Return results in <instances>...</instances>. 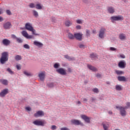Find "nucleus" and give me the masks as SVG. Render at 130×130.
I'll list each match as a JSON object with an SVG mask.
<instances>
[{
  "instance_id": "nucleus-1",
  "label": "nucleus",
  "mask_w": 130,
  "mask_h": 130,
  "mask_svg": "<svg viewBox=\"0 0 130 130\" xmlns=\"http://www.w3.org/2000/svg\"><path fill=\"white\" fill-rule=\"evenodd\" d=\"M8 60H9V53L8 52H4L2 54L0 62L2 64H4Z\"/></svg>"
},
{
  "instance_id": "nucleus-2",
  "label": "nucleus",
  "mask_w": 130,
  "mask_h": 130,
  "mask_svg": "<svg viewBox=\"0 0 130 130\" xmlns=\"http://www.w3.org/2000/svg\"><path fill=\"white\" fill-rule=\"evenodd\" d=\"M25 29L28 31H30V32H32V35H38V34H36V30L34 29V28L32 27V24L30 23H26L25 24Z\"/></svg>"
},
{
  "instance_id": "nucleus-3",
  "label": "nucleus",
  "mask_w": 130,
  "mask_h": 130,
  "mask_svg": "<svg viewBox=\"0 0 130 130\" xmlns=\"http://www.w3.org/2000/svg\"><path fill=\"white\" fill-rule=\"evenodd\" d=\"M35 125H41V126H44V125L46 124L47 122L45 120H36L33 122Z\"/></svg>"
},
{
  "instance_id": "nucleus-4",
  "label": "nucleus",
  "mask_w": 130,
  "mask_h": 130,
  "mask_svg": "<svg viewBox=\"0 0 130 130\" xmlns=\"http://www.w3.org/2000/svg\"><path fill=\"white\" fill-rule=\"evenodd\" d=\"M111 20L113 23L115 21H122L123 20V16L121 15H118L116 16H112L111 17Z\"/></svg>"
},
{
  "instance_id": "nucleus-5",
  "label": "nucleus",
  "mask_w": 130,
  "mask_h": 130,
  "mask_svg": "<svg viewBox=\"0 0 130 130\" xmlns=\"http://www.w3.org/2000/svg\"><path fill=\"white\" fill-rule=\"evenodd\" d=\"M116 108H117V109H119L120 113L122 116H125V115H126V111H125L126 109L124 107L116 106Z\"/></svg>"
},
{
  "instance_id": "nucleus-6",
  "label": "nucleus",
  "mask_w": 130,
  "mask_h": 130,
  "mask_svg": "<svg viewBox=\"0 0 130 130\" xmlns=\"http://www.w3.org/2000/svg\"><path fill=\"white\" fill-rule=\"evenodd\" d=\"M21 34H22V36H23L24 37H25L27 39H32L33 38H34V37L33 36L29 35L28 32H27V31H25V30H23L21 32Z\"/></svg>"
},
{
  "instance_id": "nucleus-7",
  "label": "nucleus",
  "mask_w": 130,
  "mask_h": 130,
  "mask_svg": "<svg viewBox=\"0 0 130 130\" xmlns=\"http://www.w3.org/2000/svg\"><path fill=\"white\" fill-rule=\"evenodd\" d=\"M106 32V29L104 27H102L99 31V37L100 38H104V35Z\"/></svg>"
},
{
  "instance_id": "nucleus-8",
  "label": "nucleus",
  "mask_w": 130,
  "mask_h": 130,
  "mask_svg": "<svg viewBox=\"0 0 130 130\" xmlns=\"http://www.w3.org/2000/svg\"><path fill=\"white\" fill-rule=\"evenodd\" d=\"M71 122L72 124H74L75 125H84V124L79 120L72 119L71 120Z\"/></svg>"
},
{
  "instance_id": "nucleus-9",
  "label": "nucleus",
  "mask_w": 130,
  "mask_h": 130,
  "mask_svg": "<svg viewBox=\"0 0 130 130\" xmlns=\"http://www.w3.org/2000/svg\"><path fill=\"white\" fill-rule=\"evenodd\" d=\"M57 73L60 74V75H62V76H65L67 75V72L66 70L63 69V68H59V69L56 70Z\"/></svg>"
},
{
  "instance_id": "nucleus-10",
  "label": "nucleus",
  "mask_w": 130,
  "mask_h": 130,
  "mask_svg": "<svg viewBox=\"0 0 130 130\" xmlns=\"http://www.w3.org/2000/svg\"><path fill=\"white\" fill-rule=\"evenodd\" d=\"M35 117H40L41 116H44V112L43 111H38L34 114Z\"/></svg>"
},
{
  "instance_id": "nucleus-11",
  "label": "nucleus",
  "mask_w": 130,
  "mask_h": 130,
  "mask_svg": "<svg viewBox=\"0 0 130 130\" xmlns=\"http://www.w3.org/2000/svg\"><path fill=\"white\" fill-rule=\"evenodd\" d=\"M4 29H9L12 28V23L10 22H7L3 24Z\"/></svg>"
},
{
  "instance_id": "nucleus-12",
  "label": "nucleus",
  "mask_w": 130,
  "mask_h": 130,
  "mask_svg": "<svg viewBox=\"0 0 130 130\" xmlns=\"http://www.w3.org/2000/svg\"><path fill=\"white\" fill-rule=\"evenodd\" d=\"M126 66V63H125V61L124 60L120 61L118 63V67L121 69H124Z\"/></svg>"
},
{
  "instance_id": "nucleus-13",
  "label": "nucleus",
  "mask_w": 130,
  "mask_h": 130,
  "mask_svg": "<svg viewBox=\"0 0 130 130\" xmlns=\"http://www.w3.org/2000/svg\"><path fill=\"white\" fill-rule=\"evenodd\" d=\"M81 117L85 121V122H87V123H90V118H89L88 116L85 115H82L81 116Z\"/></svg>"
},
{
  "instance_id": "nucleus-14",
  "label": "nucleus",
  "mask_w": 130,
  "mask_h": 130,
  "mask_svg": "<svg viewBox=\"0 0 130 130\" xmlns=\"http://www.w3.org/2000/svg\"><path fill=\"white\" fill-rule=\"evenodd\" d=\"M9 93V89H4L1 93H0V96L1 97H5L7 94Z\"/></svg>"
},
{
  "instance_id": "nucleus-15",
  "label": "nucleus",
  "mask_w": 130,
  "mask_h": 130,
  "mask_svg": "<svg viewBox=\"0 0 130 130\" xmlns=\"http://www.w3.org/2000/svg\"><path fill=\"white\" fill-rule=\"evenodd\" d=\"M39 78L41 81H44L45 79V73L44 72H41L39 74Z\"/></svg>"
},
{
  "instance_id": "nucleus-16",
  "label": "nucleus",
  "mask_w": 130,
  "mask_h": 130,
  "mask_svg": "<svg viewBox=\"0 0 130 130\" xmlns=\"http://www.w3.org/2000/svg\"><path fill=\"white\" fill-rule=\"evenodd\" d=\"M107 10L108 13H109V14H114V12H115L114 8L112 7H108Z\"/></svg>"
},
{
  "instance_id": "nucleus-17",
  "label": "nucleus",
  "mask_w": 130,
  "mask_h": 130,
  "mask_svg": "<svg viewBox=\"0 0 130 130\" xmlns=\"http://www.w3.org/2000/svg\"><path fill=\"white\" fill-rule=\"evenodd\" d=\"M82 35L80 33L75 34L74 35V38L75 37L77 40H82Z\"/></svg>"
},
{
  "instance_id": "nucleus-18",
  "label": "nucleus",
  "mask_w": 130,
  "mask_h": 130,
  "mask_svg": "<svg viewBox=\"0 0 130 130\" xmlns=\"http://www.w3.org/2000/svg\"><path fill=\"white\" fill-rule=\"evenodd\" d=\"M2 43L4 44V45L8 46V45L11 43V41L7 39H5L3 40Z\"/></svg>"
},
{
  "instance_id": "nucleus-19",
  "label": "nucleus",
  "mask_w": 130,
  "mask_h": 130,
  "mask_svg": "<svg viewBox=\"0 0 130 130\" xmlns=\"http://www.w3.org/2000/svg\"><path fill=\"white\" fill-rule=\"evenodd\" d=\"M64 24L66 27H70L73 25V22H72L70 20H67L65 21Z\"/></svg>"
},
{
  "instance_id": "nucleus-20",
  "label": "nucleus",
  "mask_w": 130,
  "mask_h": 130,
  "mask_svg": "<svg viewBox=\"0 0 130 130\" xmlns=\"http://www.w3.org/2000/svg\"><path fill=\"white\" fill-rule=\"evenodd\" d=\"M34 44H35L36 46H38V47H42V46H43V44L38 41L34 42Z\"/></svg>"
},
{
  "instance_id": "nucleus-21",
  "label": "nucleus",
  "mask_w": 130,
  "mask_h": 130,
  "mask_svg": "<svg viewBox=\"0 0 130 130\" xmlns=\"http://www.w3.org/2000/svg\"><path fill=\"white\" fill-rule=\"evenodd\" d=\"M118 80L120 82H125L126 81V78L124 76H119L118 77Z\"/></svg>"
},
{
  "instance_id": "nucleus-22",
  "label": "nucleus",
  "mask_w": 130,
  "mask_h": 130,
  "mask_svg": "<svg viewBox=\"0 0 130 130\" xmlns=\"http://www.w3.org/2000/svg\"><path fill=\"white\" fill-rule=\"evenodd\" d=\"M87 67L89 70H91V71H93V72H97L98 71L97 69L91 65H88Z\"/></svg>"
},
{
  "instance_id": "nucleus-23",
  "label": "nucleus",
  "mask_w": 130,
  "mask_h": 130,
  "mask_svg": "<svg viewBox=\"0 0 130 130\" xmlns=\"http://www.w3.org/2000/svg\"><path fill=\"white\" fill-rule=\"evenodd\" d=\"M103 125L104 130L108 129V127H109V124H108V122L103 123Z\"/></svg>"
},
{
  "instance_id": "nucleus-24",
  "label": "nucleus",
  "mask_w": 130,
  "mask_h": 130,
  "mask_svg": "<svg viewBox=\"0 0 130 130\" xmlns=\"http://www.w3.org/2000/svg\"><path fill=\"white\" fill-rule=\"evenodd\" d=\"M64 56L65 58H67V59H68L69 60H74V59H75V58H74V57H70L68 55H65Z\"/></svg>"
},
{
  "instance_id": "nucleus-25",
  "label": "nucleus",
  "mask_w": 130,
  "mask_h": 130,
  "mask_svg": "<svg viewBox=\"0 0 130 130\" xmlns=\"http://www.w3.org/2000/svg\"><path fill=\"white\" fill-rule=\"evenodd\" d=\"M0 82L3 85H8V80L5 79H0Z\"/></svg>"
},
{
  "instance_id": "nucleus-26",
  "label": "nucleus",
  "mask_w": 130,
  "mask_h": 130,
  "mask_svg": "<svg viewBox=\"0 0 130 130\" xmlns=\"http://www.w3.org/2000/svg\"><path fill=\"white\" fill-rule=\"evenodd\" d=\"M115 88L117 91H121V90H122V87H121V86L119 85H116Z\"/></svg>"
},
{
  "instance_id": "nucleus-27",
  "label": "nucleus",
  "mask_w": 130,
  "mask_h": 130,
  "mask_svg": "<svg viewBox=\"0 0 130 130\" xmlns=\"http://www.w3.org/2000/svg\"><path fill=\"white\" fill-rule=\"evenodd\" d=\"M119 38L121 40H124V39H125V35L123 34H121L119 35Z\"/></svg>"
},
{
  "instance_id": "nucleus-28",
  "label": "nucleus",
  "mask_w": 130,
  "mask_h": 130,
  "mask_svg": "<svg viewBox=\"0 0 130 130\" xmlns=\"http://www.w3.org/2000/svg\"><path fill=\"white\" fill-rule=\"evenodd\" d=\"M36 8L37 10H42V7L41 6V4H38L36 6Z\"/></svg>"
},
{
  "instance_id": "nucleus-29",
  "label": "nucleus",
  "mask_w": 130,
  "mask_h": 130,
  "mask_svg": "<svg viewBox=\"0 0 130 130\" xmlns=\"http://www.w3.org/2000/svg\"><path fill=\"white\" fill-rule=\"evenodd\" d=\"M68 38H69V39H74L75 38V36L73 35V34L71 33H69Z\"/></svg>"
},
{
  "instance_id": "nucleus-30",
  "label": "nucleus",
  "mask_w": 130,
  "mask_h": 130,
  "mask_svg": "<svg viewBox=\"0 0 130 130\" xmlns=\"http://www.w3.org/2000/svg\"><path fill=\"white\" fill-rule=\"evenodd\" d=\"M32 13H33L34 16L36 17V18H37V17H38L39 15H38V12L37 11L35 10H33Z\"/></svg>"
},
{
  "instance_id": "nucleus-31",
  "label": "nucleus",
  "mask_w": 130,
  "mask_h": 130,
  "mask_svg": "<svg viewBox=\"0 0 130 130\" xmlns=\"http://www.w3.org/2000/svg\"><path fill=\"white\" fill-rule=\"evenodd\" d=\"M97 57V55L92 53L90 54V58L92 59H95V58H96Z\"/></svg>"
},
{
  "instance_id": "nucleus-32",
  "label": "nucleus",
  "mask_w": 130,
  "mask_h": 130,
  "mask_svg": "<svg viewBox=\"0 0 130 130\" xmlns=\"http://www.w3.org/2000/svg\"><path fill=\"white\" fill-rule=\"evenodd\" d=\"M115 72L117 75H123L124 74V72L119 70H116Z\"/></svg>"
},
{
  "instance_id": "nucleus-33",
  "label": "nucleus",
  "mask_w": 130,
  "mask_h": 130,
  "mask_svg": "<svg viewBox=\"0 0 130 130\" xmlns=\"http://www.w3.org/2000/svg\"><path fill=\"white\" fill-rule=\"evenodd\" d=\"M15 58L16 60H21V59H22V57L19 55H16Z\"/></svg>"
},
{
  "instance_id": "nucleus-34",
  "label": "nucleus",
  "mask_w": 130,
  "mask_h": 130,
  "mask_svg": "<svg viewBox=\"0 0 130 130\" xmlns=\"http://www.w3.org/2000/svg\"><path fill=\"white\" fill-rule=\"evenodd\" d=\"M126 106L124 107L126 109H127L129 108L130 107V103L129 102H126L125 103Z\"/></svg>"
},
{
  "instance_id": "nucleus-35",
  "label": "nucleus",
  "mask_w": 130,
  "mask_h": 130,
  "mask_svg": "<svg viewBox=\"0 0 130 130\" xmlns=\"http://www.w3.org/2000/svg\"><path fill=\"white\" fill-rule=\"evenodd\" d=\"M16 40L18 43H22V42H23V40H22L21 38H17Z\"/></svg>"
},
{
  "instance_id": "nucleus-36",
  "label": "nucleus",
  "mask_w": 130,
  "mask_h": 130,
  "mask_svg": "<svg viewBox=\"0 0 130 130\" xmlns=\"http://www.w3.org/2000/svg\"><path fill=\"white\" fill-rule=\"evenodd\" d=\"M24 48H25V49H30V46L28 44H25L23 45Z\"/></svg>"
},
{
  "instance_id": "nucleus-37",
  "label": "nucleus",
  "mask_w": 130,
  "mask_h": 130,
  "mask_svg": "<svg viewBox=\"0 0 130 130\" xmlns=\"http://www.w3.org/2000/svg\"><path fill=\"white\" fill-rule=\"evenodd\" d=\"M47 86L49 88H52L53 87L54 85L53 83H49L47 84Z\"/></svg>"
},
{
  "instance_id": "nucleus-38",
  "label": "nucleus",
  "mask_w": 130,
  "mask_h": 130,
  "mask_svg": "<svg viewBox=\"0 0 130 130\" xmlns=\"http://www.w3.org/2000/svg\"><path fill=\"white\" fill-rule=\"evenodd\" d=\"M7 71H8V72L11 74V75H13L14 74V72L12 71V70L10 68H8L7 69Z\"/></svg>"
},
{
  "instance_id": "nucleus-39",
  "label": "nucleus",
  "mask_w": 130,
  "mask_h": 130,
  "mask_svg": "<svg viewBox=\"0 0 130 130\" xmlns=\"http://www.w3.org/2000/svg\"><path fill=\"white\" fill-rule=\"evenodd\" d=\"M29 7L31 9H33V8H35V4H34V3H30Z\"/></svg>"
},
{
  "instance_id": "nucleus-40",
  "label": "nucleus",
  "mask_w": 130,
  "mask_h": 130,
  "mask_svg": "<svg viewBox=\"0 0 130 130\" xmlns=\"http://www.w3.org/2000/svg\"><path fill=\"white\" fill-rule=\"evenodd\" d=\"M92 91L94 93H99V89H98V88H94L92 89Z\"/></svg>"
},
{
  "instance_id": "nucleus-41",
  "label": "nucleus",
  "mask_w": 130,
  "mask_h": 130,
  "mask_svg": "<svg viewBox=\"0 0 130 130\" xmlns=\"http://www.w3.org/2000/svg\"><path fill=\"white\" fill-rule=\"evenodd\" d=\"M6 14L9 16H11L12 15V12L9 10H6Z\"/></svg>"
},
{
  "instance_id": "nucleus-42",
  "label": "nucleus",
  "mask_w": 130,
  "mask_h": 130,
  "mask_svg": "<svg viewBox=\"0 0 130 130\" xmlns=\"http://www.w3.org/2000/svg\"><path fill=\"white\" fill-rule=\"evenodd\" d=\"M76 23H77V24H83V21H82L81 19H78L76 20Z\"/></svg>"
},
{
  "instance_id": "nucleus-43",
  "label": "nucleus",
  "mask_w": 130,
  "mask_h": 130,
  "mask_svg": "<svg viewBox=\"0 0 130 130\" xmlns=\"http://www.w3.org/2000/svg\"><path fill=\"white\" fill-rule=\"evenodd\" d=\"M59 67V64L56 63L54 64V68L55 69H58V68Z\"/></svg>"
},
{
  "instance_id": "nucleus-44",
  "label": "nucleus",
  "mask_w": 130,
  "mask_h": 130,
  "mask_svg": "<svg viewBox=\"0 0 130 130\" xmlns=\"http://www.w3.org/2000/svg\"><path fill=\"white\" fill-rule=\"evenodd\" d=\"M24 75H25V76H27V77H29V76H31V74L26 71L24 72Z\"/></svg>"
},
{
  "instance_id": "nucleus-45",
  "label": "nucleus",
  "mask_w": 130,
  "mask_h": 130,
  "mask_svg": "<svg viewBox=\"0 0 130 130\" xmlns=\"http://www.w3.org/2000/svg\"><path fill=\"white\" fill-rule=\"evenodd\" d=\"M79 46L80 48H85V45L82 44H80Z\"/></svg>"
},
{
  "instance_id": "nucleus-46",
  "label": "nucleus",
  "mask_w": 130,
  "mask_h": 130,
  "mask_svg": "<svg viewBox=\"0 0 130 130\" xmlns=\"http://www.w3.org/2000/svg\"><path fill=\"white\" fill-rule=\"evenodd\" d=\"M110 50H111V51H115L116 50V48L114 47H110Z\"/></svg>"
},
{
  "instance_id": "nucleus-47",
  "label": "nucleus",
  "mask_w": 130,
  "mask_h": 130,
  "mask_svg": "<svg viewBox=\"0 0 130 130\" xmlns=\"http://www.w3.org/2000/svg\"><path fill=\"white\" fill-rule=\"evenodd\" d=\"M56 128H57L56 126H55V125H52V126H51V129L52 130L56 129Z\"/></svg>"
},
{
  "instance_id": "nucleus-48",
  "label": "nucleus",
  "mask_w": 130,
  "mask_h": 130,
  "mask_svg": "<svg viewBox=\"0 0 130 130\" xmlns=\"http://www.w3.org/2000/svg\"><path fill=\"white\" fill-rule=\"evenodd\" d=\"M86 36H90V30L86 29Z\"/></svg>"
},
{
  "instance_id": "nucleus-49",
  "label": "nucleus",
  "mask_w": 130,
  "mask_h": 130,
  "mask_svg": "<svg viewBox=\"0 0 130 130\" xmlns=\"http://www.w3.org/2000/svg\"><path fill=\"white\" fill-rule=\"evenodd\" d=\"M11 37L13 39H15L16 40L17 38H18L17 37V36H16V35H12Z\"/></svg>"
},
{
  "instance_id": "nucleus-50",
  "label": "nucleus",
  "mask_w": 130,
  "mask_h": 130,
  "mask_svg": "<svg viewBox=\"0 0 130 130\" xmlns=\"http://www.w3.org/2000/svg\"><path fill=\"white\" fill-rule=\"evenodd\" d=\"M26 110H27V111H31V108L29 107H27L25 108Z\"/></svg>"
},
{
  "instance_id": "nucleus-51",
  "label": "nucleus",
  "mask_w": 130,
  "mask_h": 130,
  "mask_svg": "<svg viewBox=\"0 0 130 130\" xmlns=\"http://www.w3.org/2000/svg\"><path fill=\"white\" fill-rule=\"evenodd\" d=\"M60 130H70L69 128L64 127L60 128Z\"/></svg>"
},
{
  "instance_id": "nucleus-52",
  "label": "nucleus",
  "mask_w": 130,
  "mask_h": 130,
  "mask_svg": "<svg viewBox=\"0 0 130 130\" xmlns=\"http://www.w3.org/2000/svg\"><path fill=\"white\" fill-rule=\"evenodd\" d=\"M120 57H121V58H125V56L124 54H120Z\"/></svg>"
},
{
  "instance_id": "nucleus-53",
  "label": "nucleus",
  "mask_w": 130,
  "mask_h": 130,
  "mask_svg": "<svg viewBox=\"0 0 130 130\" xmlns=\"http://www.w3.org/2000/svg\"><path fill=\"white\" fill-rule=\"evenodd\" d=\"M96 78H101V74L98 73L96 75Z\"/></svg>"
},
{
  "instance_id": "nucleus-54",
  "label": "nucleus",
  "mask_w": 130,
  "mask_h": 130,
  "mask_svg": "<svg viewBox=\"0 0 130 130\" xmlns=\"http://www.w3.org/2000/svg\"><path fill=\"white\" fill-rule=\"evenodd\" d=\"M16 68L17 70H21V66L20 65H16Z\"/></svg>"
},
{
  "instance_id": "nucleus-55",
  "label": "nucleus",
  "mask_w": 130,
  "mask_h": 130,
  "mask_svg": "<svg viewBox=\"0 0 130 130\" xmlns=\"http://www.w3.org/2000/svg\"><path fill=\"white\" fill-rule=\"evenodd\" d=\"M81 25L76 26V29H78V30H80V29H81Z\"/></svg>"
},
{
  "instance_id": "nucleus-56",
  "label": "nucleus",
  "mask_w": 130,
  "mask_h": 130,
  "mask_svg": "<svg viewBox=\"0 0 130 130\" xmlns=\"http://www.w3.org/2000/svg\"><path fill=\"white\" fill-rule=\"evenodd\" d=\"M68 73H72V69L69 68L68 69Z\"/></svg>"
},
{
  "instance_id": "nucleus-57",
  "label": "nucleus",
  "mask_w": 130,
  "mask_h": 130,
  "mask_svg": "<svg viewBox=\"0 0 130 130\" xmlns=\"http://www.w3.org/2000/svg\"><path fill=\"white\" fill-rule=\"evenodd\" d=\"M3 21H4V18L0 16V22H3Z\"/></svg>"
},
{
  "instance_id": "nucleus-58",
  "label": "nucleus",
  "mask_w": 130,
  "mask_h": 130,
  "mask_svg": "<svg viewBox=\"0 0 130 130\" xmlns=\"http://www.w3.org/2000/svg\"><path fill=\"white\" fill-rule=\"evenodd\" d=\"M96 30L95 29L92 30V33L93 34H96Z\"/></svg>"
},
{
  "instance_id": "nucleus-59",
  "label": "nucleus",
  "mask_w": 130,
  "mask_h": 130,
  "mask_svg": "<svg viewBox=\"0 0 130 130\" xmlns=\"http://www.w3.org/2000/svg\"><path fill=\"white\" fill-rule=\"evenodd\" d=\"M83 101H84V102H87V101H88V100H87V99H83Z\"/></svg>"
},
{
  "instance_id": "nucleus-60",
  "label": "nucleus",
  "mask_w": 130,
  "mask_h": 130,
  "mask_svg": "<svg viewBox=\"0 0 130 130\" xmlns=\"http://www.w3.org/2000/svg\"><path fill=\"white\" fill-rule=\"evenodd\" d=\"M3 14V10L0 9V15H2Z\"/></svg>"
},
{
  "instance_id": "nucleus-61",
  "label": "nucleus",
  "mask_w": 130,
  "mask_h": 130,
  "mask_svg": "<svg viewBox=\"0 0 130 130\" xmlns=\"http://www.w3.org/2000/svg\"><path fill=\"white\" fill-rule=\"evenodd\" d=\"M77 104H81V102H80V101H78L77 102Z\"/></svg>"
},
{
  "instance_id": "nucleus-62",
  "label": "nucleus",
  "mask_w": 130,
  "mask_h": 130,
  "mask_svg": "<svg viewBox=\"0 0 130 130\" xmlns=\"http://www.w3.org/2000/svg\"><path fill=\"white\" fill-rule=\"evenodd\" d=\"M109 114H112V112H109Z\"/></svg>"
}]
</instances>
